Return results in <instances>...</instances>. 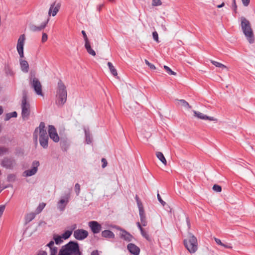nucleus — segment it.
<instances>
[{
    "label": "nucleus",
    "mask_w": 255,
    "mask_h": 255,
    "mask_svg": "<svg viewBox=\"0 0 255 255\" xmlns=\"http://www.w3.org/2000/svg\"><path fill=\"white\" fill-rule=\"evenodd\" d=\"M101 161L102 162V168H105L107 166V164H108L107 160L105 158H103L101 160Z\"/></svg>",
    "instance_id": "47"
},
{
    "label": "nucleus",
    "mask_w": 255,
    "mask_h": 255,
    "mask_svg": "<svg viewBox=\"0 0 255 255\" xmlns=\"http://www.w3.org/2000/svg\"><path fill=\"white\" fill-rule=\"evenodd\" d=\"M139 215L141 224L143 226H146L147 225L144 208L139 209Z\"/></svg>",
    "instance_id": "20"
},
{
    "label": "nucleus",
    "mask_w": 255,
    "mask_h": 255,
    "mask_svg": "<svg viewBox=\"0 0 255 255\" xmlns=\"http://www.w3.org/2000/svg\"><path fill=\"white\" fill-rule=\"evenodd\" d=\"M211 62L217 67L221 68L222 69H227V67L225 65L218 62L214 60H211Z\"/></svg>",
    "instance_id": "32"
},
{
    "label": "nucleus",
    "mask_w": 255,
    "mask_h": 255,
    "mask_svg": "<svg viewBox=\"0 0 255 255\" xmlns=\"http://www.w3.org/2000/svg\"><path fill=\"white\" fill-rule=\"evenodd\" d=\"M39 133V143L43 148H47L48 146L49 136L47 135L45 129V125L44 122H41L38 127L36 128L33 134V138L36 142L37 141L38 135L37 133Z\"/></svg>",
    "instance_id": "1"
},
{
    "label": "nucleus",
    "mask_w": 255,
    "mask_h": 255,
    "mask_svg": "<svg viewBox=\"0 0 255 255\" xmlns=\"http://www.w3.org/2000/svg\"><path fill=\"white\" fill-rule=\"evenodd\" d=\"M162 4V2L160 0H152V5L153 6H159Z\"/></svg>",
    "instance_id": "38"
},
{
    "label": "nucleus",
    "mask_w": 255,
    "mask_h": 255,
    "mask_svg": "<svg viewBox=\"0 0 255 255\" xmlns=\"http://www.w3.org/2000/svg\"><path fill=\"white\" fill-rule=\"evenodd\" d=\"M69 195H67L65 199H61L58 202L57 208L60 211L63 212L65 210L66 205L69 202Z\"/></svg>",
    "instance_id": "15"
},
{
    "label": "nucleus",
    "mask_w": 255,
    "mask_h": 255,
    "mask_svg": "<svg viewBox=\"0 0 255 255\" xmlns=\"http://www.w3.org/2000/svg\"><path fill=\"white\" fill-rule=\"evenodd\" d=\"M58 255H82L77 242L70 241L62 247Z\"/></svg>",
    "instance_id": "2"
},
{
    "label": "nucleus",
    "mask_w": 255,
    "mask_h": 255,
    "mask_svg": "<svg viewBox=\"0 0 255 255\" xmlns=\"http://www.w3.org/2000/svg\"><path fill=\"white\" fill-rule=\"evenodd\" d=\"M136 224L140 231H142V229H143L142 228L141 226L142 225H141V224H140L139 222H137Z\"/></svg>",
    "instance_id": "58"
},
{
    "label": "nucleus",
    "mask_w": 255,
    "mask_h": 255,
    "mask_svg": "<svg viewBox=\"0 0 255 255\" xmlns=\"http://www.w3.org/2000/svg\"><path fill=\"white\" fill-rule=\"evenodd\" d=\"M145 63H146V65H147L149 66V67L151 70H155L156 69L155 66L153 64L149 62V61L146 59H145Z\"/></svg>",
    "instance_id": "44"
},
{
    "label": "nucleus",
    "mask_w": 255,
    "mask_h": 255,
    "mask_svg": "<svg viewBox=\"0 0 255 255\" xmlns=\"http://www.w3.org/2000/svg\"><path fill=\"white\" fill-rule=\"evenodd\" d=\"M193 113L194 114V116L197 117L199 119L205 120H208L209 121H217V120L215 119L214 117H209L199 112L193 111Z\"/></svg>",
    "instance_id": "18"
},
{
    "label": "nucleus",
    "mask_w": 255,
    "mask_h": 255,
    "mask_svg": "<svg viewBox=\"0 0 255 255\" xmlns=\"http://www.w3.org/2000/svg\"><path fill=\"white\" fill-rule=\"evenodd\" d=\"M152 36H153V39L157 42H159V40H158V33L156 31H154L152 33Z\"/></svg>",
    "instance_id": "45"
},
{
    "label": "nucleus",
    "mask_w": 255,
    "mask_h": 255,
    "mask_svg": "<svg viewBox=\"0 0 255 255\" xmlns=\"http://www.w3.org/2000/svg\"><path fill=\"white\" fill-rule=\"evenodd\" d=\"M35 217V214L34 213H30L27 214L25 217V221L26 224H27L31 222Z\"/></svg>",
    "instance_id": "24"
},
{
    "label": "nucleus",
    "mask_w": 255,
    "mask_h": 255,
    "mask_svg": "<svg viewBox=\"0 0 255 255\" xmlns=\"http://www.w3.org/2000/svg\"><path fill=\"white\" fill-rule=\"evenodd\" d=\"M60 7V3H56V2H54L52 4H51L50 8L49 9L48 14L49 15H51L52 13V15L53 16H54L56 15L57 13L59 10Z\"/></svg>",
    "instance_id": "16"
},
{
    "label": "nucleus",
    "mask_w": 255,
    "mask_h": 255,
    "mask_svg": "<svg viewBox=\"0 0 255 255\" xmlns=\"http://www.w3.org/2000/svg\"><path fill=\"white\" fill-rule=\"evenodd\" d=\"M54 244V242L53 241H51L47 245L46 247H49L50 249L51 248H54L53 245Z\"/></svg>",
    "instance_id": "53"
},
{
    "label": "nucleus",
    "mask_w": 255,
    "mask_h": 255,
    "mask_svg": "<svg viewBox=\"0 0 255 255\" xmlns=\"http://www.w3.org/2000/svg\"><path fill=\"white\" fill-rule=\"evenodd\" d=\"M104 6V4H100L98 6V8H97V9L98 11H101V9L102 8V7H103Z\"/></svg>",
    "instance_id": "61"
},
{
    "label": "nucleus",
    "mask_w": 255,
    "mask_h": 255,
    "mask_svg": "<svg viewBox=\"0 0 255 255\" xmlns=\"http://www.w3.org/2000/svg\"><path fill=\"white\" fill-rule=\"evenodd\" d=\"M164 68L166 70V72L169 74V75H176V73L173 71L169 67H168L167 66L164 65Z\"/></svg>",
    "instance_id": "36"
},
{
    "label": "nucleus",
    "mask_w": 255,
    "mask_h": 255,
    "mask_svg": "<svg viewBox=\"0 0 255 255\" xmlns=\"http://www.w3.org/2000/svg\"><path fill=\"white\" fill-rule=\"evenodd\" d=\"M156 155L157 157L162 162V163L163 164H164V165H166V164H167L166 160L162 152H159V151L156 152Z\"/></svg>",
    "instance_id": "25"
},
{
    "label": "nucleus",
    "mask_w": 255,
    "mask_h": 255,
    "mask_svg": "<svg viewBox=\"0 0 255 255\" xmlns=\"http://www.w3.org/2000/svg\"><path fill=\"white\" fill-rule=\"evenodd\" d=\"M242 1L244 5L247 6L250 3V0H242Z\"/></svg>",
    "instance_id": "52"
},
{
    "label": "nucleus",
    "mask_w": 255,
    "mask_h": 255,
    "mask_svg": "<svg viewBox=\"0 0 255 255\" xmlns=\"http://www.w3.org/2000/svg\"><path fill=\"white\" fill-rule=\"evenodd\" d=\"M222 246L225 247V248H227V249L232 248V247L231 246H230L229 245H227V244H223V245H222Z\"/></svg>",
    "instance_id": "60"
},
{
    "label": "nucleus",
    "mask_w": 255,
    "mask_h": 255,
    "mask_svg": "<svg viewBox=\"0 0 255 255\" xmlns=\"http://www.w3.org/2000/svg\"><path fill=\"white\" fill-rule=\"evenodd\" d=\"M115 227L117 230H119L121 231V232L120 234L121 238L123 239L124 240L127 242H130L132 241V239L133 238V237L130 233H129L126 230L121 229L120 227L118 226H115Z\"/></svg>",
    "instance_id": "14"
},
{
    "label": "nucleus",
    "mask_w": 255,
    "mask_h": 255,
    "mask_svg": "<svg viewBox=\"0 0 255 255\" xmlns=\"http://www.w3.org/2000/svg\"><path fill=\"white\" fill-rule=\"evenodd\" d=\"M82 35L83 36V37L84 38V40H85V43H87H87L89 42V40H88V39L87 38L86 33V32H85V31L84 30H82Z\"/></svg>",
    "instance_id": "46"
},
{
    "label": "nucleus",
    "mask_w": 255,
    "mask_h": 255,
    "mask_svg": "<svg viewBox=\"0 0 255 255\" xmlns=\"http://www.w3.org/2000/svg\"><path fill=\"white\" fill-rule=\"evenodd\" d=\"M215 241L216 243L218 245H221V246L223 245V243H222L220 239L215 238Z\"/></svg>",
    "instance_id": "54"
},
{
    "label": "nucleus",
    "mask_w": 255,
    "mask_h": 255,
    "mask_svg": "<svg viewBox=\"0 0 255 255\" xmlns=\"http://www.w3.org/2000/svg\"><path fill=\"white\" fill-rule=\"evenodd\" d=\"M107 64L112 75L114 76H117L118 75L117 70L115 69L112 63L109 62Z\"/></svg>",
    "instance_id": "29"
},
{
    "label": "nucleus",
    "mask_w": 255,
    "mask_h": 255,
    "mask_svg": "<svg viewBox=\"0 0 255 255\" xmlns=\"http://www.w3.org/2000/svg\"><path fill=\"white\" fill-rule=\"evenodd\" d=\"M57 97L59 105H63L67 100V92L66 86L63 82L59 80L58 82Z\"/></svg>",
    "instance_id": "6"
},
{
    "label": "nucleus",
    "mask_w": 255,
    "mask_h": 255,
    "mask_svg": "<svg viewBox=\"0 0 255 255\" xmlns=\"http://www.w3.org/2000/svg\"><path fill=\"white\" fill-rule=\"evenodd\" d=\"M45 204L44 203H41L39 205L36 209V212L37 213H39L42 211L43 209L44 208Z\"/></svg>",
    "instance_id": "41"
},
{
    "label": "nucleus",
    "mask_w": 255,
    "mask_h": 255,
    "mask_svg": "<svg viewBox=\"0 0 255 255\" xmlns=\"http://www.w3.org/2000/svg\"><path fill=\"white\" fill-rule=\"evenodd\" d=\"M241 26L244 34L249 43H253L255 39L253 31L250 21L243 16L241 17Z\"/></svg>",
    "instance_id": "3"
},
{
    "label": "nucleus",
    "mask_w": 255,
    "mask_h": 255,
    "mask_svg": "<svg viewBox=\"0 0 255 255\" xmlns=\"http://www.w3.org/2000/svg\"><path fill=\"white\" fill-rule=\"evenodd\" d=\"M48 132L49 136L54 142H58L59 141V136L54 126L49 125L48 126Z\"/></svg>",
    "instance_id": "10"
},
{
    "label": "nucleus",
    "mask_w": 255,
    "mask_h": 255,
    "mask_svg": "<svg viewBox=\"0 0 255 255\" xmlns=\"http://www.w3.org/2000/svg\"><path fill=\"white\" fill-rule=\"evenodd\" d=\"M135 199L136 201V203H137V206L138 208V210L143 208L142 204L141 201L139 200V198L137 195L135 196Z\"/></svg>",
    "instance_id": "35"
},
{
    "label": "nucleus",
    "mask_w": 255,
    "mask_h": 255,
    "mask_svg": "<svg viewBox=\"0 0 255 255\" xmlns=\"http://www.w3.org/2000/svg\"><path fill=\"white\" fill-rule=\"evenodd\" d=\"M47 37H48V36H47V34L46 33H43L42 36V39H41L42 42L44 43L45 41H46L47 40Z\"/></svg>",
    "instance_id": "48"
},
{
    "label": "nucleus",
    "mask_w": 255,
    "mask_h": 255,
    "mask_svg": "<svg viewBox=\"0 0 255 255\" xmlns=\"http://www.w3.org/2000/svg\"><path fill=\"white\" fill-rule=\"evenodd\" d=\"M9 152V148L4 146H0V156L8 154Z\"/></svg>",
    "instance_id": "27"
},
{
    "label": "nucleus",
    "mask_w": 255,
    "mask_h": 255,
    "mask_svg": "<svg viewBox=\"0 0 255 255\" xmlns=\"http://www.w3.org/2000/svg\"><path fill=\"white\" fill-rule=\"evenodd\" d=\"M233 8H234V10L235 12H237V6L236 5V0H233Z\"/></svg>",
    "instance_id": "55"
},
{
    "label": "nucleus",
    "mask_w": 255,
    "mask_h": 255,
    "mask_svg": "<svg viewBox=\"0 0 255 255\" xmlns=\"http://www.w3.org/2000/svg\"><path fill=\"white\" fill-rule=\"evenodd\" d=\"M61 147L65 151H66L68 148V145L67 144V141L66 140H62L61 141Z\"/></svg>",
    "instance_id": "39"
},
{
    "label": "nucleus",
    "mask_w": 255,
    "mask_h": 255,
    "mask_svg": "<svg viewBox=\"0 0 255 255\" xmlns=\"http://www.w3.org/2000/svg\"><path fill=\"white\" fill-rule=\"evenodd\" d=\"M88 231L84 229H77L74 231V237L77 240L81 241L86 239L88 236Z\"/></svg>",
    "instance_id": "9"
},
{
    "label": "nucleus",
    "mask_w": 255,
    "mask_h": 255,
    "mask_svg": "<svg viewBox=\"0 0 255 255\" xmlns=\"http://www.w3.org/2000/svg\"><path fill=\"white\" fill-rule=\"evenodd\" d=\"M21 107L22 110L21 116L23 120H28L30 113V104L27 101V92L25 91H23L22 92Z\"/></svg>",
    "instance_id": "5"
},
{
    "label": "nucleus",
    "mask_w": 255,
    "mask_h": 255,
    "mask_svg": "<svg viewBox=\"0 0 255 255\" xmlns=\"http://www.w3.org/2000/svg\"><path fill=\"white\" fill-rule=\"evenodd\" d=\"M157 198H158V201H159V202H160V203H161L163 206H164V205L166 204V203H165L164 201H163V200H162V199H161V197H160V195H159L158 193L157 194Z\"/></svg>",
    "instance_id": "50"
},
{
    "label": "nucleus",
    "mask_w": 255,
    "mask_h": 255,
    "mask_svg": "<svg viewBox=\"0 0 255 255\" xmlns=\"http://www.w3.org/2000/svg\"><path fill=\"white\" fill-rule=\"evenodd\" d=\"M17 114L16 112H13L11 113H7L5 115V117L4 118V120L5 121H7L9 120L11 118H16L17 117Z\"/></svg>",
    "instance_id": "30"
},
{
    "label": "nucleus",
    "mask_w": 255,
    "mask_h": 255,
    "mask_svg": "<svg viewBox=\"0 0 255 255\" xmlns=\"http://www.w3.org/2000/svg\"><path fill=\"white\" fill-rule=\"evenodd\" d=\"M39 162L38 161H33L32 163V169L24 171L23 172L24 176L28 177L35 174L38 170V167L39 166Z\"/></svg>",
    "instance_id": "11"
},
{
    "label": "nucleus",
    "mask_w": 255,
    "mask_h": 255,
    "mask_svg": "<svg viewBox=\"0 0 255 255\" xmlns=\"http://www.w3.org/2000/svg\"><path fill=\"white\" fill-rule=\"evenodd\" d=\"M37 255H47V253L44 251H39Z\"/></svg>",
    "instance_id": "56"
},
{
    "label": "nucleus",
    "mask_w": 255,
    "mask_h": 255,
    "mask_svg": "<svg viewBox=\"0 0 255 255\" xmlns=\"http://www.w3.org/2000/svg\"><path fill=\"white\" fill-rule=\"evenodd\" d=\"M20 65L21 69L23 72L26 73L28 71L29 65L26 60L21 59L20 60Z\"/></svg>",
    "instance_id": "22"
},
{
    "label": "nucleus",
    "mask_w": 255,
    "mask_h": 255,
    "mask_svg": "<svg viewBox=\"0 0 255 255\" xmlns=\"http://www.w3.org/2000/svg\"><path fill=\"white\" fill-rule=\"evenodd\" d=\"M85 134V138L86 141L87 143L90 144L92 142V137H91L90 133L89 130L88 129L84 128Z\"/></svg>",
    "instance_id": "23"
},
{
    "label": "nucleus",
    "mask_w": 255,
    "mask_h": 255,
    "mask_svg": "<svg viewBox=\"0 0 255 255\" xmlns=\"http://www.w3.org/2000/svg\"><path fill=\"white\" fill-rule=\"evenodd\" d=\"M16 176L14 174H10L7 175V181L9 182H13L16 180Z\"/></svg>",
    "instance_id": "33"
},
{
    "label": "nucleus",
    "mask_w": 255,
    "mask_h": 255,
    "mask_svg": "<svg viewBox=\"0 0 255 255\" xmlns=\"http://www.w3.org/2000/svg\"><path fill=\"white\" fill-rule=\"evenodd\" d=\"M48 19L46 21L42 23L40 26H36L34 24H30L29 25V29L31 31H40L42 29H43L46 26L48 22Z\"/></svg>",
    "instance_id": "19"
},
{
    "label": "nucleus",
    "mask_w": 255,
    "mask_h": 255,
    "mask_svg": "<svg viewBox=\"0 0 255 255\" xmlns=\"http://www.w3.org/2000/svg\"><path fill=\"white\" fill-rule=\"evenodd\" d=\"M3 112V109L2 106H0V115H1Z\"/></svg>",
    "instance_id": "63"
},
{
    "label": "nucleus",
    "mask_w": 255,
    "mask_h": 255,
    "mask_svg": "<svg viewBox=\"0 0 255 255\" xmlns=\"http://www.w3.org/2000/svg\"><path fill=\"white\" fill-rule=\"evenodd\" d=\"M176 101L178 102L181 104V106H182L183 107L186 109H191L192 108L191 106H190L189 103L183 99H176Z\"/></svg>",
    "instance_id": "28"
},
{
    "label": "nucleus",
    "mask_w": 255,
    "mask_h": 255,
    "mask_svg": "<svg viewBox=\"0 0 255 255\" xmlns=\"http://www.w3.org/2000/svg\"><path fill=\"white\" fill-rule=\"evenodd\" d=\"M184 244L186 248L190 253H194L198 249L196 238L191 234H189L188 239L184 240Z\"/></svg>",
    "instance_id": "7"
},
{
    "label": "nucleus",
    "mask_w": 255,
    "mask_h": 255,
    "mask_svg": "<svg viewBox=\"0 0 255 255\" xmlns=\"http://www.w3.org/2000/svg\"><path fill=\"white\" fill-rule=\"evenodd\" d=\"M91 255H100L99 252L98 250H94L91 253Z\"/></svg>",
    "instance_id": "57"
},
{
    "label": "nucleus",
    "mask_w": 255,
    "mask_h": 255,
    "mask_svg": "<svg viewBox=\"0 0 255 255\" xmlns=\"http://www.w3.org/2000/svg\"><path fill=\"white\" fill-rule=\"evenodd\" d=\"M75 191L76 195L78 196L80 191V185L78 183H76L75 185Z\"/></svg>",
    "instance_id": "42"
},
{
    "label": "nucleus",
    "mask_w": 255,
    "mask_h": 255,
    "mask_svg": "<svg viewBox=\"0 0 255 255\" xmlns=\"http://www.w3.org/2000/svg\"><path fill=\"white\" fill-rule=\"evenodd\" d=\"M127 248L128 251L134 255H138L140 253V249L133 244H128Z\"/></svg>",
    "instance_id": "17"
},
{
    "label": "nucleus",
    "mask_w": 255,
    "mask_h": 255,
    "mask_svg": "<svg viewBox=\"0 0 255 255\" xmlns=\"http://www.w3.org/2000/svg\"><path fill=\"white\" fill-rule=\"evenodd\" d=\"M29 85L33 89L34 92L38 95L43 96L42 91V85L39 80L35 77V73L31 72L29 75Z\"/></svg>",
    "instance_id": "4"
},
{
    "label": "nucleus",
    "mask_w": 255,
    "mask_h": 255,
    "mask_svg": "<svg viewBox=\"0 0 255 255\" xmlns=\"http://www.w3.org/2000/svg\"><path fill=\"white\" fill-rule=\"evenodd\" d=\"M50 250V255H56L57 253L58 248L56 247L54 248H51Z\"/></svg>",
    "instance_id": "43"
},
{
    "label": "nucleus",
    "mask_w": 255,
    "mask_h": 255,
    "mask_svg": "<svg viewBox=\"0 0 255 255\" xmlns=\"http://www.w3.org/2000/svg\"><path fill=\"white\" fill-rule=\"evenodd\" d=\"M72 234V231L67 230V231H66L62 235V237L63 239L66 240V239H68L69 238H70V237L71 236Z\"/></svg>",
    "instance_id": "34"
},
{
    "label": "nucleus",
    "mask_w": 255,
    "mask_h": 255,
    "mask_svg": "<svg viewBox=\"0 0 255 255\" xmlns=\"http://www.w3.org/2000/svg\"><path fill=\"white\" fill-rule=\"evenodd\" d=\"M141 232V234L142 235V236L143 237H144V238H145L146 239H148V238H149V236L147 234V233H146V232H145L144 231V229H142V231H140Z\"/></svg>",
    "instance_id": "49"
},
{
    "label": "nucleus",
    "mask_w": 255,
    "mask_h": 255,
    "mask_svg": "<svg viewBox=\"0 0 255 255\" xmlns=\"http://www.w3.org/2000/svg\"><path fill=\"white\" fill-rule=\"evenodd\" d=\"M88 226L94 234L99 233L102 230L101 225L95 221L89 222Z\"/></svg>",
    "instance_id": "13"
},
{
    "label": "nucleus",
    "mask_w": 255,
    "mask_h": 255,
    "mask_svg": "<svg viewBox=\"0 0 255 255\" xmlns=\"http://www.w3.org/2000/svg\"><path fill=\"white\" fill-rule=\"evenodd\" d=\"M5 209V206L4 205L0 206V218L1 217L3 211Z\"/></svg>",
    "instance_id": "51"
},
{
    "label": "nucleus",
    "mask_w": 255,
    "mask_h": 255,
    "mask_svg": "<svg viewBox=\"0 0 255 255\" xmlns=\"http://www.w3.org/2000/svg\"><path fill=\"white\" fill-rule=\"evenodd\" d=\"M85 48L86 49L87 52L89 54L92 55V56L96 55L95 51L91 48L90 44L89 42L85 43Z\"/></svg>",
    "instance_id": "26"
},
{
    "label": "nucleus",
    "mask_w": 255,
    "mask_h": 255,
    "mask_svg": "<svg viewBox=\"0 0 255 255\" xmlns=\"http://www.w3.org/2000/svg\"><path fill=\"white\" fill-rule=\"evenodd\" d=\"M77 228V225L76 224H73L70 227L71 231H73V230H75Z\"/></svg>",
    "instance_id": "59"
},
{
    "label": "nucleus",
    "mask_w": 255,
    "mask_h": 255,
    "mask_svg": "<svg viewBox=\"0 0 255 255\" xmlns=\"http://www.w3.org/2000/svg\"><path fill=\"white\" fill-rule=\"evenodd\" d=\"M5 72L7 75H13V72L8 66L5 67Z\"/></svg>",
    "instance_id": "37"
},
{
    "label": "nucleus",
    "mask_w": 255,
    "mask_h": 255,
    "mask_svg": "<svg viewBox=\"0 0 255 255\" xmlns=\"http://www.w3.org/2000/svg\"><path fill=\"white\" fill-rule=\"evenodd\" d=\"M213 190L214 191H216L217 192H220L222 191V187L220 185L215 184L213 187Z\"/></svg>",
    "instance_id": "40"
},
{
    "label": "nucleus",
    "mask_w": 255,
    "mask_h": 255,
    "mask_svg": "<svg viewBox=\"0 0 255 255\" xmlns=\"http://www.w3.org/2000/svg\"><path fill=\"white\" fill-rule=\"evenodd\" d=\"M25 40V36L24 34L21 35L17 41V50L20 58L24 57L23 54V46Z\"/></svg>",
    "instance_id": "12"
},
{
    "label": "nucleus",
    "mask_w": 255,
    "mask_h": 255,
    "mask_svg": "<svg viewBox=\"0 0 255 255\" xmlns=\"http://www.w3.org/2000/svg\"><path fill=\"white\" fill-rule=\"evenodd\" d=\"M53 239L56 245H60L63 242L62 236H60L59 235H54L53 236Z\"/></svg>",
    "instance_id": "31"
},
{
    "label": "nucleus",
    "mask_w": 255,
    "mask_h": 255,
    "mask_svg": "<svg viewBox=\"0 0 255 255\" xmlns=\"http://www.w3.org/2000/svg\"><path fill=\"white\" fill-rule=\"evenodd\" d=\"M224 5H225V3L224 2H222L221 4H219V5H217V7L221 8L223 6H224Z\"/></svg>",
    "instance_id": "62"
},
{
    "label": "nucleus",
    "mask_w": 255,
    "mask_h": 255,
    "mask_svg": "<svg viewBox=\"0 0 255 255\" xmlns=\"http://www.w3.org/2000/svg\"><path fill=\"white\" fill-rule=\"evenodd\" d=\"M101 236L107 239H114L115 238V234L113 232L110 230H104L102 232Z\"/></svg>",
    "instance_id": "21"
},
{
    "label": "nucleus",
    "mask_w": 255,
    "mask_h": 255,
    "mask_svg": "<svg viewBox=\"0 0 255 255\" xmlns=\"http://www.w3.org/2000/svg\"><path fill=\"white\" fill-rule=\"evenodd\" d=\"M1 165L7 169H12L16 165L15 160L12 157H4L1 160Z\"/></svg>",
    "instance_id": "8"
},
{
    "label": "nucleus",
    "mask_w": 255,
    "mask_h": 255,
    "mask_svg": "<svg viewBox=\"0 0 255 255\" xmlns=\"http://www.w3.org/2000/svg\"><path fill=\"white\" fill-rule=\"evenodd\" d=\"M187 223L188 227L189 228L190 226V222H189L188 219H187Z\"/></svg>",
    "instance_id": "64"
}]
</instances>
